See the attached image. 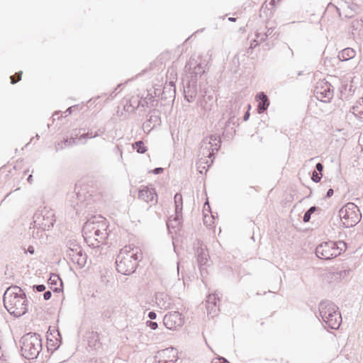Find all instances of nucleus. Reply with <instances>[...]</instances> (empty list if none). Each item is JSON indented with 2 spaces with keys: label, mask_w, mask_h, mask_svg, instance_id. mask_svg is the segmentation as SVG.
<instances>
[{
  "label": "nucleus",
  "mask_w": 363,
  "mask_h": 363,
  "mask_svg": "<svg viewBox=\"0 0 363 363\" xmlns=\"http://www.w3.org/2000/svg\"><path fill=\"white\" fill-rule=\"evenodd\" d=\"M36 289L38 291H43L45 289V286L44 285H38Z\"/></svg>",
  "instance_id": "393cba45"
},
{
  "label": "nucleus",
  "mask_w": 363,
  "mask_h": 363,
  "mask_svg": "<svg viewBox=\"0 0 363 363\" xmlns=\"http://www.w3.org/2000/svg\"><path fill=\"white\" fill-rule=\"evenodd\" d=\"M148 316L150 319H155L157 315L155 312H150Z\"/></svg>",
  "instance_id": "a878e982"
},
{
  "label": "nucleus",
  "mask_w": 363,
  "mask_h": 363,
  "mask_svg": "<svg viewBox=\"0 0 363 363\" xmlns=\"http://www.w3.org/2000/svg\"><path fill=\"white\" fill-rule=\"evenodd\" d=\"M147 325L152 330H155L157 328V323L156 322L148 321L147 323Z\"/></svg>",
  "instance_id": "412c9836"
},
{
  "label": "nucleus",
  "mask_w": 363,
  "mask_h": 363,
  "mask_svg": "<svg viewBox=\"0 0 363 363\" xmlns=\"http://www.w3.org/2000/svg\"><path fill=\"white\" fill-rule=\"evenodd\" d=\"M22 74H23V72L20 71V72L16 73L15 75L11 76V77H10L11 83L14 84L17 83L18 82H19L21 79Z\"/></svg>",
  "instance_id": "6ab92c4d"
},
{
  "label": "nucleus",
  "mask_w": 363,
  "mask_h": 363,
  "mask_svg": "<svg viewBox=\"0 0 363 363\" xmlns=\"http://www.w3.org/2000/svg\"><path fill=\"white\" fill-rule=\"evenodd\" d=\"M355 55L356 51L353 48H347L339 52L338 57L342 61H347L354 58Z\"/></svg>",
  "instance_id": "4468645a"
},
{
  "label": "nucleus",
  "mask_w": 363,
  "mask_h": 363,
  "mask_svg": "<svg viewBox=\"0 0 363 363\" xmlns=\"http://www.w3.org/2000/svg\"><path fill=\"white\" fill-rule=\"evenodd\" d=\"M256 100L258 101L257 111L261 113L264 111L269 105L268 98L263 92H260L256 96Z\"/></svg>",
  "instance_id": "ddd939ff"
},
{
  "label": "nucleus",
  "mask_w": 363,
  "mask_h": 363,
  "mask_svg": "<svg viewBox=\"0 0 363 363\" xmlns=\"http://www.w3.org/2000/svg\"><path fill=\"white\" fill-rule=\"evenodd\" d=\"M134 149L139 153H145L146 152V147L142 141H138L133 145Z\"/></svg>",
  "instance_id": "f3484780"
},
{
  "label": "nucleus",
  "mask_w": 363,
  "mask_h": 363,
  "mask_svg": "<svg viewBox=\"0 0 363 363\" xmlns=\"http://www.w3.org/2000/svg\"><path fill=\"white\" fill-rule=\"evenodd\" d=\"M21 351L23 356L28 359L38 357L41 349V341L35 333H28L21 340Z\"/></svg>",
  "instance_id": "20e7f679"
},
{
  "label": "nucleus",
  "mask_w": 363,
  "mask_h": 363,
  "mask_svg": "<svg viewBox=\"0 0 363 363\" xmlns=\"http://www.w3.org/2000/svg\"><path fill=\"white\" fill-rule=\"evenodd\" d=\"M249 115H250V114H249V113H248V112H247V113H246V114H245V117H244V119H245V121L248 119V118H249Z\"/></svg>",
  "instance_id": "72a5a7b5"
},
{
  "label": "nucleus",
  "mask_w": 363,
  "mask_h": 363,
  "mask_svg": "<svg viewBox=\"0 0 363 363\" xmlns=\"http://www.w3.org/2000/svg\"><path fill=\"white\" fill-rule=\"evenodd\" d=\"M341 223L345 228H350L357 224L361 218V213L357 206L353 203H347L339 211Z\"/></svg>",
  "instance_id": "423d86ee"
},
{
  "label": "nucleus",
  "mask_w": 363,
  "mask_h": 363,
  "mask_svg": "<svg viewBox=\"0 0 363 363\" xmlns=\"http://www.w3.org/2000/svg\"><path fill=\"white\" fill-rule=\"evenodd\" d=\"M212 363H229L224 358H216L212 361Z\"/></svg>",
  "instance_id": "4be33fe9"
},
{
  "label": "nucleus",
  "mask_w": 363,
  "mask_h": 363,
  "mask_svg": "<svg viewBox=\"0 0 363 363\" xmlns=\"http://www.w3.org/2000/svg\"><path fill=\"white\" fill-rule=\"evenodd\" d=\"M320 313L323 320L332 329L339 328L342 318L337 308L333 303L323 302L320 305Z\"/></svg>",
  "instance_id": "39448f33"
},
{
  "label": "nucleus",
  "mask_w": 363,
  "mask_h": 363,
  "mask_svg": "<svg viewBox=\"0 0 363 363\" xmlns=\"http://www.w3.org/2000/svg\"><path fill=\"white\" fill-rule=\"evenodd\" d=\"M314 93L318 100L325 103L330 102L333 96L332 86L325 79L317 82Z\"/></svg>",
  "instance_id": "1a4fd4ad"
},
{
  "label": "nucleus",
  "mask_w": 363,
  "mask_h": 363,
  "mask_svg": "<svg viewBox=\"0 0 363 363\" xmlns=\"http://www.w3.org/2000/svg\"><path fill=\"white\" fill-rule=\"evenodd\" d=\"M229 20H230V21H235V18H229Z\"/></svg>",
  "instance_id": "f704fd0d"
},
{
  "label": "nucleus",
  "mask_w": 363,
  "mask_h": 363,
  "mask_svg": "<svg viewBox=\"0 0 363 363\" xmlns=\"http://www.w3.org/2000/svg\"><path fill=\"white\" fill-rule=\"evenodd\" d=\"M51 292L50 291H46L44 294H43V296H44V298L45 300H48L51 297Z\"/></svg>",
  "instance_id": "b1692460"
},
{
  "label": "nucleus",
  "mask_w": 363,
  "mask_h": 363,
  "mask_svg": "<svg viewBox=\"0 0 363 363\" xmlns=\"http://www.w3.org/2000/svg\"><path fill=\"white\" fill-rule=\"evenodd\" d=\"M138 198L147 203L157 202V194L152 185L142 186L138 192Z\"/></svg>",
  "instance_id": "9b49d317"
},
{
  "label": "nucleus",
  "mask_w": 363,
  "mask_h": 363,
  "mask_svg": "<svg viewBox=\"0 0 363 363\" xmlns=\"http://www.w3.org/2000/svg\"><path fill=\"white\" fill-rule=\"evenodd\" d=\"M174 204L176 213H181L183 208V197L181 194H176L174 196Z\"/></svg>",
  "instance_id": "dca6fc26"
},
{
  "label": "nucleus",
  "mask_w": 363,
  "mask_h": 363,
  "mask_svg": "<svg viewBox=\"0 0 363 363\" xmlns=\"http://www.w3.org/2000/svg\"><path fill=\"white\" fill-rule=\"evenodd\" d=\"M323 167L320 163H318L316 164V169L318 171L321 172L323 170Z\"/></svg>",
  "instance_id": "bb28decb"
},
{
  "label": "nucleus",
  "mask_w": 363,
  "mask_h": 363,
  "mask_svg": "<svg viewBox=\"0 0 363 363\" xmlns=\"http://www.w3.org/2000/svg\"><path fill=\"white\" fill-rule=\"evenodd\" d=\"M333 193H334L333 190L332 189H330L328 191V192H327V196H328V197H330V196H332L333 195Z\"/></svg>",
  "instance_id": "cd10ccee"
},
{
  "label": "nucleus",
  "mask_w": 363,
  "mask_h": 363,
  "mask_svg": "<svg viewBox=\"0 0 363 363\" xmlns=\"http://www.w3.org/2000/svg\"><path fill=\"white\" fill-rule=\"evenodd\" d=\"M158 355L160 363H174L177 359V352L172 347L159 352Z\"/></svg>",
  "instance_id": "f8f14e48"
},
{
  "label": "nucleus",
  "mask_w": 363,
  "mask_h": 363,
  "mask_svg": "<svg viewBox=\"0 0 363 363\" xmlns=\"http://www.w3.org/2000/svg\"><path fill=\"white\" fill-rule=\"evenodd\" d=\"M206 206H208V208H209V203L208 201H206V203L204 204V206H203L204 211H206Z\"/></svg>",
  "instance_id": "473e14b6"
},
{
  "label": "nucleus",
  "mask_w": 363,
  "mask_h": 363,
  "mask_svg": "<svg viewBox=\"0 0 363 363\" xmlns=\"http://www.w3.org/2000/svg\"><path fill=\"white\" fill-rule=\"evenodd\" d=\"M139 250L125 246L121 250L116 259L117 271L122 274H129L134 272Z\"/></svg>",
  "instance_id": "7ed1b4c3"
},
{
  "label": "nucleus",
  "mask_w": 363,
  "mask_h": 363,
  "mask_svg": "<svg viewBox=\"0 0 363 363\" xmlns=\"http://www.w3.org/2000/svg\"><path fill=\"white\" fill-rule=\"evenodd\" d=\"M203 222L207 226H213L214 224V217L212 215L205 214Z\"/></svg>",
  "instance_id": "a211bd4d"
},
{
  "label": "nucleus",
  "mask_w": 363,
  "mask_h": 363,
  "mask_svg": "<svg viewBox=\"0 0 363 363\" xmlns=\"http://www.w3.org/2000/svg\"><path fill=\"white\" fill-rule=\"evenodd\" d=\"M315 254L320 259H330L339 255L340 252L335 242H326L316 247Z\"/></svg>",
  "instance_id": "6e6552de"
},
{
  "label": "nucleus",
  "mask_w": 363,
  "mask_h": 363,
  "mask_svg": "<svg viewBox=\"0 0 363 363\" xmlns=\"http://www.w3.org/2000/svg\"><path fill=\"white\" fill-rule=\"evenodd\" d=\"M66 254L70 261L77 267L82 268L85 265L87 257L79 245L71 243Z\"/></svg>",
  "instance_id": "0eeeda50"
},
{
  "label": "nucleus",
  "mask_w": 363,
  "mask_h": 363,
  "mask_svg": "<svg viewBox=\"0 0 363 363\" xmlns=\"http://www.w3.org/2000/svg\"><path fill=\"white\" fill-rule=\"evenodd\" d=\"M312 179L315 182H318L320 180V177L316 172H313V175H312Z\"/></svg>",
  "instance_id": "aec40b11"
},
{
  "label": "nucleus",
  "mask_w": 363,
  "mask_h": 363,
  "mask_svg": "<svg viewBox=\"0 0 363 363\" xmlns=\"http://www.w3.org/2000/svg\"><path fill=\"white\" fill-rule=\"evenodd\" d=\"M162 171V168H156V169L154 170V172H155V174H159V173H160Z\"/></svg>",
  "instance_id": "c756f323"
},
{
  "label": "nucleus",
  "mask_w": 363,
  "mask_h": 363,
  "mask_svg": "<svg viewBox=\"0 0 363 363\" xmlns=\"http://www.w3.org/2000/svg\"><path fill=\"white\" fill-rule=\"evenodd\" d=\"M315 211V207L313 206V207H311L308 211L309 213L312 214L314 211Z\"/></svg>",
  "instance_id": "c85d7f7f"
},
{
  "label": "nucleus",
  "mask_w": 363,
  "mask_h": 363,
  "mask_svg": "<svg viewBox=\"0 0 363 363\" xmlns=\"http://www.w3.org/2000/svg\"><path fill=\"white\" fill-rule=\"evenodd\" d=\"M7 311L14 316H21L28 311V301L23 290L17 286L7 289L4 296Z\"/></svg>",
  "instance_id": "f03ea898"
},
{
  "label": "nucleus",
  "mask_w": 363,
  "mask_h": 363,
  "mask_svg": "<svg viewBox=\"0 0 363 363\" xmlns=\"http://www.w3.org/2000/svg\"><path fill=\"white\" fill-rule=\"evenodd\" d=\"M356 8L357 5L354 4H346L345 6L342 8V12L345 17H353L356 14Z\"/></svg>",
  "instance_id": "2eb2a0df"
},
{
  "label": "nucleus",
  "mask_w": 363,
  "mask_h": 363,
  "mask_svg": "<svg viewBox=\"0 0 363 363\" xmlns=\"http://www.w3.org/2000/svg\"><path fill=\"white\" fill-rule=\"evenodd\" d=\"M311 213H308V211H307L305 213L304 216H303V221H304L305 223L308 222V221L310 220V219H311Z\"/></svg>",
  "instance_id": "5701e85b"
},
{
  "label": "nucleus",
  "mask_w": 363,
  "mask_h": 363,
  "mask_svg": "<svg viewBox=\"0 0 363 363\" xmlns=\"http://www.w3.org/2000/svg\"><path fill=\"white\" fill-rule=\"evenodd\" d=\"M28 182L30 184H32V182H33V176L32 175H29V177H28Z\"/></svg>",
  "instance_id": "7c9ffc66"
},
{
  "label": "nucleus",
  "mask_w": 363,
  "mask_h": 363,
  "mask_svg": "<svg viewBox=\"0 0 363 363\" xmlns=\"http://www.w3.org/2000/svg\"><path fill=\"white\" fill-rule=\"evenodd\" d=\"M164 325L169 330H176L183 323L182 315L178 312L169 313L164 317Z\"/></svg>",
  "instance_id": "9d476101"
},
{
  "label": "nucleus",
  "mask_w": 363,
  "mask_h": 363,
  "mask_svg": "<svg viewBox=\"0 0 363 363\" xmlns=\"http://www.w3.org/2000/svg\"><path fill=\"white\" fill-rule=\"evenodd\" d=\"M28 252L30 253V254H33L34 253V249L33 247H28Z\"/></svg>",
  "instance_id": "2f4dec72"
},
{
  "label": "nucleus",
  "mask_w": 363,
  "mask_h": 363,
  "mask_svg": "<svg viewBox=\"0 0 363 363\" xmlns=\"http://www.w3.org/2000/svg\"><path fill=\"white\" fill-rule=\"evenodd\" d=\"M108 226V220L103 217L89 220L83 228V235L88 245L96 248L106 244Z\"/></svg>",
  "instance_id": "f257e3e1"
}]
</instances>
